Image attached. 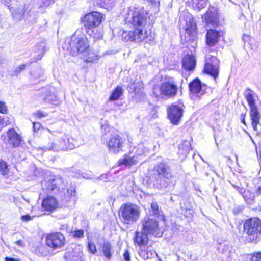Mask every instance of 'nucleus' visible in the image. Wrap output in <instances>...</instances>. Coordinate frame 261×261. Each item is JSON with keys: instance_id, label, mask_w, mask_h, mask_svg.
<instances>
[{"instance_id": "nucleus-1", "label": "nucleus", "mask_w": 261, "mask_h": 261, "mask_svg": "<svg viewBox=\"0 0 261 261\" xmlns=\"http://www.w3.org/2000/svg\"><path fill=\"white\" fill-rule=\"evenodd\" d=\"M140 225L141 230L136 231L134 241L138 245H143L147 243L149 234H154L159 230V223L156 219L146 216L142 219Z\"/></svg>"}, {"instance_id": "nucleus-14", "label": "nucleus", "mask_w": 261, "mask_h": 261, "mask_svg": "<svg viewBox=\"0 0 261 261\" xmlns=\"http://www.w3.org/2000/svg\"><path fill=\"white\" fill-rule=\"evenodd\" d=\"M65 237L60 232H54L46 236V244L54 249H60L65 245Z\"/></svg>"}, {"instance_id": "nucleus-22", "label": "nucleus", "mask_w": 261, "mask_h": 261, "mask_svg": "<svg viewBox=\"0 0 261 261\" xmlns=\"http://www.w3.org/2000/svg\"><path fill=\"white\" fill-rule=\"evenodd\" d=\"M8 7L11 12L13 18L17 21L21 20L23 18L24 14L27 10L25 8V5L23 3L20 4L16 7H10V6H8Z\"/></svg>"}, {"instance_id": "nucleus-23", "label": "nucleus", "mask_w": 261, "mask_h": 261, "mask_svg": "<svg viewBox=\"0 0 261 261\" xmlns=\"http://www.w3.org/2000/svg\"><path fill=\"white\" fill-rule=\"evenodd\" d=\"M215 10H208L204 16V19L207 25L215 27L219 24V18Z\"/></svg>"}, {"instance_id": "nucleus-12", "label": "nucleus", "mask_w": 261, "mask_h": 261, "mask_svg": "<svg viewBox=\"0 0 261 261\" xmlns=\"http://www.w3.org/2000/svg\"><path fill=\"white\" fill-rule=\"evenodd\" d=\"M103 15L97 12L93 11L87 14L83 18L82 22L84 27L89 31L95 29L101 22Z\"/></svg>"}, {"instance_id": "nucleus-63", "label": "nucleus", "mask_w": 261, "mask_h": 261, "mask_svg": "<svg viewBox=\"0 0 261 261\" xmlns=\"http://www.w3.org/2000/svg\"><path fill=\"white\" fill-rule=\"evenodd\" d=\"M42 90L44 91L45 90H46V89L43 88V89H42Z\"/></svg>"}, {"instance_id": "nucleus-41", "label": "nucleus", "mask_w": 261, "mask_h": 261, "mask_svg": "<svg viewBox=\"0 0 261 261\" xmlns=\"http://www.w3.org/2000/svg\"><path fill=\"white\" fill-rule=\"evenodd\" d=\"M7 110L4 102H0V113L5 114L7 113Z\"/></svg>"}, {"instance_id": "nucleus-27", "label": "nucleus", "mask_w": 261, "mask_h": 261, "mask_svg": "<svg viewBox=\"0 0 261 261\" xmlns=\"http://www.w3.org/2000/svg\"><path fill=\"white\" fill-rule=\"evenodd\" d=\"M112 247L111 243L108 242H104L102 246V251L103 255L108 259H110L112 256Z\"/></svg>"}, {"instance_id": "nucleus-40", "label": "nucleus", "mask_w": 261, "mask_h": 261, "mask_svg": "<svg viewBox=\"0 0 261 261\" xmlns=\"http://www.w3.org/2000/svg\"><path fill=\"white\" fill-rule=\"evenodd\" d=\"M26 64H22L20 65H19L18 67H17L15 70H14V72L16 73V74H18L19 73H20L21 71L25 69V67H26Z\"/></svg>"}, {"instance_id": "nucleus-2", "label": "nucleus", "mask_w": 261, "mask_h": 261, "mask_svg": "<svg viewBox=\"0 0 261 261\" xmlns=\"http://www.w3.org/2000/svg\"><path fill=\"white\" fill-rule=\"evenodd\" d=\"M121 37L124 41L151 43L155 39V34L150 30H146L144 27H132L129 30L123 31Z\"/></svg>"}, {"instance_id": "nucleus-13", "label": "nucleus", "mask_w": 261, "mask_h": 261, "mask_svg": "<svg viewBox=\"0 0 261 261\" xmlns=\"http://www.w3.org/2000/svg\"><path fill=\"white\" fill-rule=\"evenodd\" d=\"M184 108L185 106L182 102L173 104L168 108V117L172 124H178L182 116Z\"/></svg>"}, {"instance_id": "nucleus-54", "label": "nucleus", "mask_w": 261, "mask_h": 261, "mask_svg": "<svg viewBox=\"0 0 261 261\" xmlns=\"http://www.w3.org/2000/svg\"><path fill=\"white\" fill-rule=\"evenodd\" d=\"M43 56V55H41V57H40L39 58H37V59H35L34 60H33L32 61H31L29 62V64H30L31 63L33 62H36L38 60H40L41 59V57Z\"/></svg>"}, {"instance_id": "nucleus-21", "label": "nucleus", "mask_w": 261, "mask_h": 261, "mask_svg": "<svg viewBox=\"0 0 261 261\" xmlns=\"http://www.w3.org/2000/svg\"><path fill=\"white\" fill-rule=\"evenodd\" d=\"M41 205L44 211L51 212L58 208V202L55 197L47 196L43 199Z\"/></svg>"}, {"instance_id": "nucleus-43", "label": "nucleus", "mask_w": 261, "mask_h": 261, "mask_svg": "<svg viewBox=\"0 0 261 261\" xmlns=\"http://www.w3.org/2000/svg\"><path fill=\"white\" fill-rule=\"evenodd\" d=\"M35 115L39 118H41V117H46L47 116V113H44L43 112H42V111H38L36 114H35Z\"/></svg>"}, {"instance_id": "nucleus-32", "label": "nucleus", "mask_w": 261, "mask_h": 261, "mask_svg": "<svg viewBox=\"0 0 261 261\" xmlns=\"http://www.w3.org/2000/svg\"><path fill=\"white\" fill-rule=\"evenodd\" d=\"M191 144L189 141H184L182 143L179 145V148L180 150H182L185 153L188 152L191 149Z\"/></svg>"}, {"instance_id": "nucleus-33", "label": "nucleus", "mask_w": 261, "mask_h": 261, "mask_svg": "<svg viewBox=\"0 0 261 261\" xmlns=\"http://www.w3.org/2000/svg\"><path fill=\"white\" fill-rule=\"evenodd\" d=\"M196 4L197 8L200 10L204 7H205L207 4V0H196L194 3Z\"/></svg>"}, {"instance_id": "nucleus-47", "label": "nucleus", "mask_w": 261, "mask_h": 261, "mask_svg": "<svg viewBox=\"0 0 261 261\" xmlns=\"http://www.w3.org/2000/svg\"><path fill=\"white\" fill-rule=\"evenodd\" d=\"M68 227L69 226L68 224H64L61 225L60 229L62 231L66 230L67 232H69V230H68Z\"/></svg>"}, {"instance_id": "nucleus-5", "label": "nucleus", "mask_w": 261, "mask_h": 261, "mask_svg": "<svg viewBox=\"0 0 261 261\" xmlns=\"http://www.w3.org/2000/svg\"><path fill=\"white\" fill-rule=\"evenodd\" d=\"M178 88L173 79L165 80L160 85L155 86L153 93L156 97L170 98L174 97L177 93Z\"/></svg>"}, {"instance_id": "nucleus-36", "label": "nucleus", "mask_w": 261, "mask_h": 261, "mask_svg": "<svg viewBox=\"0 0 261 261\" xmlns=\"http://www.w3.org/2000/svg\"><path fill=\"white\" fill-rule=\"evenodd\" d=\"M67 191L68 194L70 196L74 197L75 196L76 190L74 187H70V188L67 189Z\"/></svg>"}, {"instance_id": "nucleus-52", "label": "nucleus", "mask_w": 261, "mask_h": 261, "mask_svg": "<svg viewBox=\"0 0 261 261\" xmlns=\"http://www.w3.org/2000/svg\"><path fill=\"white\" fill-rule=\"evenodd\" d=\"M16 243L17 244V245L19 246H23L24 245V242L23 241L19 240L16 242Z\"/></svg>"}, {"instance_id": "nucleus-30", "label": "nucleus", "mask_w": 261, "mask_h": 261, "mask_svg": "<svg viewBox=\"0 0 261 261\" xmlns=\"http://www.w3.org/2000/svg\"><path fill=\"white\" fill-rule=\"evenodd\" d=\"M42 99L45 102L55 105H57L58 102L57 97L54 94H52L50 92H47L46 95L43 97Z\"/></svg>"}, {"instance_id": "nucleus-11", "label": "nucleus", "mask_w": 261, "mask_h": 261, "mask_svg": "<svg viewBox=\"0 0 261 261\" xmlns=\"http://www.w3.org/2000/svg\"><path fill=\"white\" fill-rule=\"evenodd\" d=\"M125 139L117 134H111L106 143L109 151L114 154H117L122 151Z\"/></svg>"}, {"instance_id": "nucleus-49", "label": "nucleus", "mask_w": 261, "mask_h": 261, "mask_svg": "<svg viewBox=\"0 0 261 261\" xmlns=\"http://www.w3.org/2000/svg\"><path fill=\"white\" fill-rule=\"evenodd\" d=\"M256 151L257 155L261 159V144L259 145L258 147H256Z\"/></svg>"}, {"instance_id": "nucleus-4", "label": "nucleus", "mask_w": 261, "mask_h": 261, "mask_svg": "<svg viewBox=\"0 0 261 261\" xmlns=\"http://www.w3.org/2000/svg\"><path fill=\"white\" fill-rule=\"evenodd\" d=\"M62 46L64 50L69 51L72 56H76L87 53L89 44L85 37L79 38L74 34L70 39H66Z\"/></svg>"}, {"instance_id": "nucleus-24", "label": "nucleus", "mask_w": 261, "mask_h": 261, "mask_svg": "<svg viewBox=\"0 0 261 261\" xmlns=\"http://www.w3.org/2000/svg\"><path fill=\"white\" fill-rule=\"evenodd\" d=\"M7 134L8 138V142L12 145L13 147H17L20 145L21 137L13 128L9 129Z\"/></svg>"}, {"instance_id": "nucleus-58", "label": "nucleus", "mask_w": 261, "mask_h": 261, "mask_svg": "<svg viewBox=\"0 0 261 261\" xmlns=\"http://www.w3.org/2000/svg\"><path fill=\"white\" fill-rule=\"evenodd\" d=\"M42 51H43V54H44L45 51V49L44 48V46L42 47Z\"/></svg>"}, {"instance_id": "nucleus-8", "label": "nucleus", "mask_w": 261, "mask_h": 261, "mask_svg": "<svg viewBox=\"0 0 261 261\" xmlns=\"http://www.w3.org/2000/svg\"><path fill=\"white\" fill-rule=\"evenodd\" d=\"M253 95V91L250 89H247L245 91V97L250 108V115L252 120V127L255 131H257V126L260 121V115L256 106Z\"/></svg>"}, {"instance_id": "nucleus-25", "label": "nucleus", "mask_w": 261, "mask_h": 261, "mask_svg": "<svg viewBox=\"0 0 261 261\" xmlns=\"http://www.w3.org/2000/svg\"><path fill=\"white\" fill-rule=\"evenodd\" d=\"M220 32L214 29H209L206 34V43L209 46H213L217 43L220 37Z\"/></svg>"}, {"instance_id": "nucleus-17", "label": "nucleus", "mask_w": 261, "mask_h": 261, "mask_svg": "<svg viewBox=\"0 0 261 261\" xmlns=\"http://www.w3.org/2000/svg\"><path fill=\"white\" fill-rule=\"evenodd\" d=\"M64 257L66 261H83V253L81 246H75L71 251L66 252Z\"/></svg>"}, {"instance_id": "nucleus-38", "label": "nucleus", "mask_w": 261, "mask_h": 261, "mask_svg": "<svg viewBox=\"0 0 261 261\" xmlns=\"http://www.w3.org/2000/svg\"><path fill=\"white\" fill-rule=\"evenodd\" d=\"M233 187L244 197V198L246 197V195H245L246 190L244 188L240 187L239 186H234V185H233Z\"/></svg>"}, {"instance_id": "nucleus-42", "label": "nucleus", "mask_w": 261, "mask_h": 261, "mask_svg": "<svg viewBox=\"0 0 261 261\" xmlns=\"http://www.w3.org/2000/svg\"><path fill=\"white\" fill-rule=\"evenodd\" d=\"M33 217H31L29 215L27 214V215L21 216V219L23 221L27 222V221L31 220L33 219Z\"/></svg>"}, {"instance_id": "nucleus-7", "label": "nucleus", "mask_w": 261, "mask_h": 261, "mask_svg": "<svg viewBox=\"0 0 261 261\" xmlns=\"http://www.w3.org/2000/svg\"><path fill=\"white\" fill-rule=\"evenodd\" d=\"M120 216L125 224L131 225L139 220L140 211L137 205L127 203L121 207Z\"/></svg>"}, {"instance_id": "nucleus-9", "label": "nucleus", "mask_w": 261, "mask_h": 261, "mask_svg": "<svg viewBox=\"0 0 261 261\" xmlns=\"http://www.w3.org/2000/svg\"><path fill=\"white\" fill-rule=\"evenodd\" d=\"M73 142L72 138L70 139L67 136H64L56 142L48 143L47 145L44 146L43 149L45 151L53 150L54 151L72 149L75 147Z\"/></svg>"}, {"instance_id": "nucleus-16", "label": "nucleus", "mask_w": 261, "mask_h": 261, "mask_svg": "<svg viewBox=\"0 0 261 261\" xmlns=\"http://www.w3.org/2000/svg\"><path fill=\"white\" fill-rule=\"evenodd\" d=\"M196 31V25L192 24L190 27H187L186 30L185 40L187 43V46L195 48L197 46L196 37L194 33Z\"/></svg>"}, {"instance_id": "nucleus-20", "label": "nucleus", "mask_w": 261, "mask_h": 261, "mask_svg": "<svg viewBox=\"0 0 261 261\" xmlns=\"http://www.w3.org/2000/svg\"><path fill=\"white\" fill-rule=\"evenodd\" d=\"M127 88L129 92H134L135 93V98L138 100H141L144 98L143 84L142 82H134L130 83Z\"/></svg>"}, {"instance_id": "nucleus-35", "label": "nucleus", "mask_w": 261, "mask_h": 261, "mask_svg": "<svg viewBox=\"0 0 261 261\" xmlns=\"http://www.w3.org/2000/svg\"><path fill=\"white\" fill-rule=\"evenodd\" d=\"M88 249L89 252L92 254H95L97 252L96 246L94 243L89 242L88 245Z\"/></svg>"}, {"instance_id": "nucleus-26", "label": "nucleus", "mask_w": 261, "mask_h": 261, "mask_svg": "<svg viewBox=\"0 0 261 261\" xmlns=\"http://www.w3.org/2000/svg\"><path fill=\"white\" fill-rule=\"evenodd\" d=\"M196 59L192 55H187L182 60V67L186 70H193L196 66Z\"/></svg>"}, {"instance_id": "nucleus-37", "label": "nucleus", "mask_w": 261, "mask_h": 261, "mask_svg": "<svg viewBox=\"0 0 261 261\" xmlns=\"http://www.w3.org/2000/svg\"><path fill=\"white\" fill-rule=\"evenodd\" d=\"M73 236L75 238H82L84 236V231L82 229L75 230L73 232Z\"/></svg>"}, {"instance_id": "nucleus-6", "label": "nucleus", "mask_w": 261, "mask_h": 261, "mask_svg": "<svg viewBox=\"0 0 261 261\" xmlns=\"http://www.w3.org/2000/svg\"><path fill=\"white\" fill-rule=\"evenodd\" d=\"M125 21L133 25V27H144L146 17L144 11L141 9L129 8L125 14Z\"/></svg>"}, {"instance_id": "nucleus-62", "label": "nucleus", "mask_w": 261, "mask_h": 261, "mask_svg": "<svg viewBox=\"0 0 261 261\" xmlns=\"http://www.w3.org/2000/svg\"><path fill=\"white\" fill-rule=\"evenodd\" d=\"M260 171H259V174L261 173V162H260Z\"/></svg>"}, {"instance_id": "nucleus-10", "label": "nucleus", "mask_w": 261, "mask_h": 261, "mask_svg": "<svg viewBox=\"0 0 261 261\" xmlns=\"http://www.w3.org/2000/svg\"><path fill=\"white\" fill-rule=\"evenodd\" d=\"M244 231L247 234L256 238L261 233V220L258 218H251L245 221Z\"/></svg>"}, {"instance_id": "nucleus-46", "label": "nucleus", "mask_w": 261, "mask_h": 261, "mask_svg": "<svg viewBox=\"0 0 261 261\" xmlns=\"http://www.w3.org/2000/svg\"><path fill=\"white\" fill-rule=\"evenodd\" d=\"M123 257L125 261L130 260V254L128 251H126L124 252L123 254Z\"/></svg>"}, {"instance_id": "nucleus-28", "label": "nucleus", "mask_w": 261, "mask_h": 261, "mask_svg": "<svg viewBox=\"0 0 261 261\" xmlns=\"http://www.w3.org/2000/svg\"><path fill=\"white\" fill-rule=\"evenodd\" d=\"M123 89L120 86H117L111 94L109 97L110 101L118 100L123 94Z\"/></svg>"}, {"instance_id": "nucleus-18", "label": "nucleus", "mask_w": 261, "mask_h": 261, "mask_svg": "<svg viewBox=\"0 0 261 261\" xmlns=\"http://www.w3.org/2000/svg\"><path fill=\"white\" fill-rule=\"evenodd\" d=\"M219 61L216 57H213L212 63H207L205 64L204 71L210 74L216 80L219 74Z\"/></svg>"}, {"instance_id": "nucleus-48", "label": "nucleus", "mask_w": 261, "mask_h": 261, "mask_svg": "<svg viewBox=\"0 0 261 261\" xmlns=\"http://www.w3.org/2000/svg\"><path fill=\"white\" fill-rule=\"evenodd\" d=\"M54 0H42V3L44 6H47L52 4Z\"/></svg>"}, {"instance_id": "nucleus-59", "label": "nucleus", "mask_w": 261, "mask_h": 261, "mask_svg": "<svg viewBox=\"0 0 261 261\" xmlns=\"http://www.w3.org/2000/svg\"><path fill=\"white\" fill-rule=\"evenodd\" d=\"M251 140H252V142H253V143L256 146V144H255V142L252 138H251Z\"/></svg>"}, {"instance_id": "nucleus-50", "label": "nucleus", "mask_w": 261, "mask_h": 261, "mask_svg": "<svg viewBox=\"0 0 261 261\" xmlns=\"http://www.w3.org/2000/svg\"><path fill=\"white\" fill-rule=\"evenodd\" d=\"M245 114H241V121L242 123L246 125V122L245 121Z\"/></svg>"}, {"instance_id": "nucleus-31", "label": "nucleus", "mask_w": 261, "mask_h": 261, "mask_svg": "<svg viewBox=\"0 0 261 261\" xmlns=\"http://www.w3.org/2000/svg\"><path fill=\"white\" fill-rule=\"evenodd\" d=\"M9 172L8 165L4 160H0V173L3 175H6Z\"/></svg>"}, {"instance_id": "nucleus-51", "label": "nucleus", "mask_w": 261, "mask_h": 261, "mask_svg": "<svg viewBox=\"0 0 261 261\" xmlns=\"http://www.w3.org/2000/svg\"><path fill=\"white\" fill-rule=\"evenodd\" d=\"M5 261H19L18 259H15L14 258L6 257L5 258Z\"/></svg>"}, {"instance_id": "nucleus-61", "label": "nucleus", "mask_w": 261, "mask_h": 261, "mask_svg": "<svg viewBox=\"0 0 261 261\" xmlns=\"http://www.w3.org/2000/svg\"><path fill=\"white\" fill-rule=\"evenodd\" d=\"M102 139H103V140H105L106 139L105 136H104V135L102 136Z\"/></svg>"}, {"instance_id": "nucleus-60", "label": "nucleus", "mask_w": 261, "mask_h": 261, "mask_svg": "<svg viewBox=\"0 0 261 261\" xmlns=\"http://www.w3.org/2000/svg\"><path fill=\"white\" fill-rule=\"evenodd\" d=\"M245 37H249V36H248L244 35V36H243V39H244V40H245Z\"/></svg>"}, {"instance_id": "nucleus-19", "label": "nucleus", "mask_w": 261, "mask_h": 261, "mask_svg": "<svg viewBox=\"0 0 261 261\" xmlns=\"http://www.w3.org/2000/svg\"><path fill=\"white\" fill-rule=\"evenodd\" d=\"M206 86L202 85V83L199 79L196 78L189 84V88L191 93L197 94L200 97L204 94Z\"/></svg>"}, {"instance_id": "nucleus-57", "label": "nucleus", "mask_w": 261, "mask_h": 261, "mask_svg": "<svg viewBox=\"0 0 261 261\" xmlns=\"http://www.w3.org/2000/svg\"><path fill=\"white\" fill-rule=\"evenodd\" d=\"M187 211L189 212V214L192 215L193 213V211L191 209L189 210H186Z\"/></svg>"}, {"instance_id": "nucleus-15", "label": "nucleus", "mask_w": 261, "mask_h": 261, "mask_svg": "<svg viewBox=\"0 0 261 261\" xmlns=\"http://www.w3.org/2000/svg\"><path fill=\"white\" fill-rule=\"evenodd\" d=\"M62 182V179L54 175H50L42 182V188L47 193L58 190V186Z\"/></svg>"}, {"instance_id": "nucleus-34", "label": "nucleus", "mask_w": 261, "mask_h": 261, "mask_svg": "<svg viewBox=\"0 0 261 261\" xmlns=\"http://www.w3.org/2000/svg\"><path fill=\"white\" fill-rule=\"evenodd\" d=\"M151 208L153 214L155 216L160 215V210L159 208V205H158L156 202H152L151 204Z\"/></svg>"}, {"instance_id": "nucleus-44", "label": "nucleus", "mask_w": 261, "mask_h": 261, "mask_svg": "<svg viewBox=\"0 0 261 261\" xmlns=\"http://www.w3.org/2000/svg\"><path fill=\"white\" fill-rule=\"evenodd\" d=\"M243 211L242 207L240 206L236 207L233 210V213L235 215L241 213Z\"/></svg>"}, {"instance_id": "nucleus-39", "label": "nucleus", "mask_w": 261, "mask_h": 261, "mask_svg": "<svg viewBox=\"0 0 261 261\" xmlns=\"http://www.w3.org/2000/svg\"><path fill=\"white\" fill-rule=\"evenodd\" d=\"M251 261H261V252L254 254L251 259Z\"/></svg>"}, {"instance_id": "nucleus-29", "label": "nucleus", "mask_w": 261, "mask_h": 261, "mask_svg": "<svg viewBox=\"0 0 261 261\" xmlns=\"http://www.w3.org/2000/svg\"><path fill=\"white\" fill-rule=\"evenodd\" d=\"M136 163L137 160L134 157H130L127 155H125L124 158L120 159L118 162L119 165L124 164L126 166H131L135 164Z\"/></svg>"}, {"instance_id": "nucleus-45", "label": "nucleus", "mask_w": 261, "mask_h": 261, "mask_svg": "<svg viewBox=\"0 0 261 261\" xmlns=\"http://www.w3.org/2000/svg\"><path fill=\"white\" fill-rule=\"evenodd\" d=\"M40 126H41V124L40 123H39V122L33 123V128L34 131L35 132H37L39 129Z\"/></svg>"}, {"instance_id": "nucleus-55", "label": "nucleus", "mask_w": 261, "mask_h": 261, "mask_svg": "<svg viewBox=\"0 0 261 261\" xmlns=\"http://www.w3.org/2000/svg\"><path fill=\"white\" fill-rule=\"evenodd\" d=\"M4 3L9 4L12 0H2Z\"/></svg>"}, {"instance_id": "nucleus-3", "label": "nucleus", "mask_w": 261, "mask_h": 261, "mask_svg": "<svg viewBox=\"0 0 261 261\" xmlns=\"http://www.w3.org/2000/svg\"><path fill=\"white\" fill-rule=\"evenodd\" d=\"M172 177L169 166L164 162H160L154 167L150 180L154 187L161 190L168 186V180Z\"/></svg>"}, {"instance_id": "nucleus-56", "label": "nucleus", "mask_w": 261, "mask_h": 261, "mask_svg": "<svg viewBox=\"0 0 261 261\" xmlns=\"http://www.w3.org/2000/svg\"><path fill=\"white\" fill-rule=\"evenodd\" d=\"M4 62V60L2 57H0V66L3 64Z\"/></svg>"}, {"instance_id": "nucleus-53", "label": "nucleus", "mask_w": 261, "mask_h": 261, "mask_svg": "<svg viewBox=\"0 0 261 261\" xmlns=\"http://www.w3.org/2000/svg\"><path fill=\"white\" fill-rule=\"evenodd\" d=\"M256 193L258 195H261V186L257 188Z\"/></svg>"}]
</instances>
